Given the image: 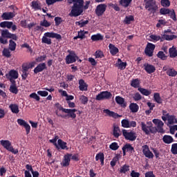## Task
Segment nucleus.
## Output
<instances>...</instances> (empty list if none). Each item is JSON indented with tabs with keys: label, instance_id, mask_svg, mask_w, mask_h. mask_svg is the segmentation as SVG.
Wrapping results in <instances>:
<instances>
[{
	"label": "nucleus",
	"instance_id": "nucleus-1",
	"mask_svg": "<svg viewBox=\"0 0 177 177\" xmlns=\"http://www.w3.org/2000/svg\"><path fill=\"white\" fill-rule=\"evenodd\" d=\"M152 122L156 125V127L151 126L149 128L146 127V123H145V122H140L142 131L145 133V135H150V133H157V132L159 133H165V131H164V129L162 128V127H164V122H162L161 120L153 119Z\"/></svg>",
	"mask_w": 177,
	"mask_h": 177
},
{
	"label": "nucleus",
	"instance_id": "nucleus-2",
	"mask_svg": "<svg viewBox=\"0 0 177 177\" xmlns=\"http://www.w3.org/2000/svg\"><path fill=\"white\" fill-rule=\"evenodd\" d=\"M50 38H55L56 39L60 40L62 39V35L53 32H45L41 38L42 44L52 45V39Z\"/></svg>",
	"mask_w": 177,
	"mask_h": 177
},
{
	"label": "nucleus",
	"instance_id": "nucleus-3",
	"mask_svg": "<svg viewBox=\"0 0 177 177\" xmlns=\"http://www.w3.org/2000/svg\"><path fill=\"white\" fill-rule=\"evenodd\" d=\"M144 2H145V9H147L148 12L154 14L158 10V6L155 0H144Z\"/></svg>",
	"mask_w": 177,
	"mask_h": 177
},
{
	"label": "nucleus",
	"instance_id": "nucleus-4",
	"mask_svg": "<svg viewBox=\"0 0 177 177\" xmlns=\"http://www.w3.org/2000/svg\"><path fill=\"white\" fill-rule=\"evenodd\" d=\"M0 145H1L6 150H8V151L12 153V154H17V153H19V149H15L13 146H12V142L8 140H1Z\"/></svg>",
	"mask_w": 177,
	"mask_h": 177
},
{
	"label": "nucleus",
	"instance_id": "nucleus-5",
	"mask_svg": "<svg viewBox=\"0 0 177 177\" xmlns=\"http://www.w3.org/2000/svg\"><path fill=\"white\" fill-rule=\"evenodd\" d=\"M122 136H124L126 140H129L130 142H135L136 140V132L134 131H130L123 129L122 130Z\"/></svg>",
	"mask_w": 177,
	"mask_h": 177
},
{
	"label": "nucleus",
	"instance_id": "nucleus-6",
	"mask_svg": "<svg viewBox=\"0 0 177 177\" xmlns=\"http://www.w3.org/2000/svg\"><path fill=\"white\" fill-rule=\"evenodd\" d=\"M68 53L69 54L65 58L66 64H72V63H75L77 60L80 59V57L77 56L75 51H68Z\"/></svg>",
	"mask_w": 177,
	"mask_h": 177
},
{
	"label": "nucleus",
	"instance_id": "nucleus-7",
	"mask_svg": "<svg viewBox=\"0 0 177 177\" xmlns=\"http://www.w3.org/2000/svg\"><path fill=\"white\" fill-rule=\"evenodd\" d=\"M113 97V94L108 91H102L96 95L95 100H110Z\"/></svg>",
	"mask_w": 177,
	"mask_h": 177
},
{
	"label": "nucleus",
	"instance_id": "nucleus-8",
	"mask_svg": "<svg viewBox=\"0 0 177 177\" xmlns=\"http://www.w3.org/2000/svg\"><path fill=\"white\" fill-rule=\"evenodd\" d=\"M64 113H66V115H62L57 111V117H61V118H67L68 117V118H73V120L77 118V114L72 112L70 109H66Z\"/></svg>",
	"mask_w": 177,
	"mask_h": 177
},
{
	"label": "nucleus",
	"instance_id": "nucleus-9",
	"mask_svg": "<svg viewBox=\"0 0 177 177\" xmlns=\"http://www.w3.org/2000/svg\"><path fill=\"white\" fill-rule=\"evenodd\" d=\"M106 9H107V5L104 3H101L97 6L95 13L96 16L100 17V16H103L104 15V12H106Z\"/></svg>",
	"mask_w": 177,
	"mask_h": 177
},
{
	"label": "nucleus",
	"instance_id": "nucleus-10",
	"mask_svg": "<svg viewBox=\"0 0 177 177\" xmlns=\"http://www.w3.org/2000/svg\"><path fill=\"white\" fill-rule=\"evenodd\" d=\"M154 49H156V45L153 43H147L145 50V53L149 57H152L153 53H154Z\"/></svg>",
	"mask_w": 177,
	"mask_h": 177
},
{
	"label": "nucleus",
	"instance_id": "nucleus-11",
	"mask_svg": "<svg viewBox=\"0 0 177 177\" xmlns=\"http://www.w3.org/2000/svg\"><path fill=\"white\" fill-rule=\"evenodd\" d=\"M142 151L145 157H146L147 158H154V154H153V152L150 151V148L149 147V145H142Z\"/></svg>",
	"mask_w": 177,
	"mask_h": 177
},
{
	"label": "nucleus",
	"instance_id": "nucleus-12",
	"mask_svg": "<svg viewBox=\"0 0 177 177\" xmlns=\"http://www.w3.org/2000/svg\"><path fill=\"white\" fill-rule=\"evenodd\" d=\"M122 128H136V121H129L128 119H123L121 121Z\"/></svg>",
	"mask_w": 177,
	"mask_h": 177
},
{
	"label": "nucleus",
	"instance_id": "nucleus-13",
	"mask_svg": "<svg viewBox=\"0 0 177 177\" xmlns=\"http://www.w3.org/2000/svg\"><path fill=\"white\" fill-rule=\"evenodd\" d=\"M17 122L20 125V127H24L26 131V134L28 135L31 131V126L23 119H17Z\"/></svg>",
	"mask_w": 177,
	"mask_h": 177
},
{
	"label": "nucleus",
	"instance_id": "nucleus-14",
	"mask_svg": "<svg viewBox=\"0 0 177 177\" xmlns=\"http://www.w3.org/2000/svg\"><path fill=\"white\" fill-rule=\"evenodd\" d=\"M122 150L123 151V156H127V153H135V148H133L129 143L124 145L122 148Z\"/></svg>",
	"mask_w": 177,
	"mask_h": 177
},
{
	"label": "nucleus",
	"instance_id": "nucleus-15",
	"mask_svg": "<svg viewBox=\"0 0 177 177\" xmlns=\"http://www.w3.org/2000/svg\"><path fill=\"white\" fill-rule=\"evenodd\" d=\"M48 68L46 67V64L45 62L39 64L37 67H35L33 70L34 74H38V73H42L44 70H46Z\"/></svg>",
	"mask_w": 177,
	"mask_h": 177
},
{
	"label": "nucleus",
	"instance_id": "nucleus-16",
	"mask_svg": "<svg viewBox=\"0 0 177 177\" xmlns=\"http://www.w3.org/2000/svg\"><path fill=\"white\" fill-rule=\"evenodd\" d=\"M15 16H16V12H3L1 15V19L3 20H12Z\"/></svg>",
	"mask_w": 177,
	"mask_h": 177
},
{
	"label": "nucleus",
	"instance_id": "nucleus-17",
	"mask_svg": "<svg viewBox=\"0 0 177 177\" xmlns=\"http://www.w3.org/2000/svg\"><path fill=\"white\" fill-rule=\"evenodd\" d=\"M144 67V70H145L147 74H153V73L156 72V66L151 64H145Z\"/></svg>",
	"mask_w": 177,
	"mask_h": 177
},
{
	"label": "nucleus",
	"instance_id": "nucleus-18",
	"mask_svg": "<svg viewBox=\"0 0 177 177\" xmlns=\"http://www.w3.org/2000/svg\"><path fill=\"white\" fill-rule=\"evenodd\" d=\"M71 153H67L64 156V160H62L63 167H68L70 165V162L71 161Z\"/></svg>",
	"mask_w": 177,
	"mask_h": 177
},
{
	"label": "nucleus",
	"instance_id": "nucleus-19",
	"mask_svg": "<svg viewBox=\"0 0 177 177\" xmlns=\"http://www.w3.org/2000/svg\"><path fill=\"white\" fill-rule=\"evenodd\" d=\"M177 36L175 35H162L161 42H164V41H173V39H176Z\"/></svg>",
	"mask_w": 177,
	"mask_h": 177
},
{
	"label": "nucleus",
	"instance_id": "nucleus-20",
	"mask_svg": "<svg viewBox=\"0 0 177 177\" xmlns=\"http://www.w3.org/2000/svg\"><path fill=\"white\" fill-rule=\"evenodd\" d=\"M121 135H122V131L121 132L120 127H118V126H113V136L114 138L118 139Z\"/></svg>",
	"mask_w": 177,
	"mask_h": 177
},
{
	"label": "nucleus",
	"instance_id": "nucleus-21",
	"mask_svg": "<svg viewBox=\"0 0 177 177\" xmlns=\"http://www.w3.org/2000/svg\"><path fill=\"white\" fill-rule=\"evenodd\" d=\"M109 52L112 56H115V55H117V53L120 52V50L118 49V48L114 46V44H109Z\"/></svg>",
	"mask_w": 177,
	"mask_h": 177
},
{
	"label": "nucleus",
	"instance_id": "nucleus-22",
	"mask_svg": "<svg viewBox=\"0 0 177 177\" xmlns=\"http://www.w3.org/2000/svg\"><path fill=\"white\" fill-rule=\"evenodd\" d=\"M79 89H80V91H82V92L88 91V85L85 82V80L81 79L79 81Z\"/></svg>",
	"mask_w": 177,
	"mask_h": 177
},
{
	"label": "nucleus",
	"instance_id": "nucleus-23",
	"mask_svg": "<svg viewBox=\"0 0 177 177\" xmlns=\"http://www.w3.org/2000/svg\"><path fill=\"white\" fill-rule=\"evenodd\" d=\"M115 100L118 104H120L122 107H125L127 106V103L125 102V99L122 97L118 95L115 97Z\"/></svg>",
	"mask_w": 177,
	"mask_h": 177
},
{
	"label": "nucleus",
	"instance_id": "nucleus-24",
	"mask_svg": "<svg viewBox=\"0 0 177 177\" xmlns=\"http://www.w3.org/2000/svg\"><path fill=\"white\" fill-rule=\"evenodd\" d=\"M6 77L8 78L10 77V78H13V80H17L19 78V72L15 70H11L10 71L9 74L6 75Z\"/></svg>",
	"mask_w": 177,
	"mask_h": 177
},
{
	"label": "nucleus",
	"instance_id": "nucleus-25",
	"mask_svg": "<svg viewBox=\"0 0 177 177\" xmlns=\"http://www.w3.org/2000/svg\"><path fill=\"white\" fill-rule=\"evenodd\" d=\"M104 113H105V114H107V115H109V117H113V118H118L121 117V115H118V113L114 111H111L109 109H104Z\"/></svg>",
	"mask_w": 177,
	"mask_h": 177
},
{
	"label": "nucleus",
	"instance_id": "nucleus-26",
	"mask_svg": "<svg viewBox=\"0 0 177 177\" xmlns=\"http://www.w3.org/2000/svg\"><path fill=\"white\" fill-rule=\"evenodd\" d=\"M169 57L171 59H174L175 57H177V49L176 47L173 46L171 48L169 49Z\"/></svg>",
	"mask_w": 177,
	"mask_h": 177
},
{
	"label": "nucleus",
	"instance_id": "nucleus-27",
	"mask_svg": "<svg viewBox=\"0 0 177 177\" xmlns=\"http://www.w3.org/2000/svg\"><path fill=\"white\" fill-rule=\"evenodd\" d=\"M9 109L13 113V114H19L20 110L19 109V105L17 104H11L9 106Z\"/></svg>",
	"mask_w": 177,
	"mask_h": 177
},
{
	"label": "nucleus",
	"instance_id": "nucleus-28",
	"mask_svg": "<svg viewBox=\"0 0 177 177\" xmlns=\"http://www.w3.org/2000/svg\"><path fill=\"white\" fill-rule=\"evenodd\" d=\"M131 3H132V0H120L119 1V5H120V6L124 8H127L129 6H130Z\"/></svg>",
	"mask_w": 177,
	"mask_h": 177
},
{
	"label": "nucleus",
	"instance_id": "nucleus-29",
	"mask_svg": "<svg viewBox=\"0 0 177 177\" xmlns=\"http://www.w3.org/2000/svg\"><path fill=\"white\" fill-rule=\"evenodd\" d=\"M130 85L133 88H139V86H140V79L139 78L133 79L131 81Z\"/></svg>",
	"mask_w": 177,
	"mask_h": 177
},
{
	"label": "nucleus",
	"instance_id": "nucleus-30",
	"mask_svg": "<svg viewBox=\"0 0 177 177\" xmlns=\"http://www.w3.org/2000/svg\"><path fill=\"white\" fill-rule=\"evenodd\" d=\"M162 140L166 145H171V143L174 142V138L171 136L165 135L162 138Z\"/></svg>",
	"mask_w": 177,
	"mask_h": 177
},
{
	"label": "nucleus",
	"instance_id": "nucleus-31",
	"mask_svg": "<svg viewBox=\"0 0 177 177\" xmlns=\"http://www.w3.org/2000/svg\"><path fill=\"white\" fill-rule=\"evenodd\" d=\"M57 143L59 149H62V150H68V147H67V142L63 141V140L59 139Z\"/></svg>",
	"mask_w": 177,
	"mask_h": 177
},
{
	"label": "nucleus",
	"instance_id": "nucleus-32",
	"mask_svg": "<svg viewBox=\"0 0 177 177\" xmlns=\"http://www.w3.org/2000/svg\"><path fill=\"white\" fill-rule=\"evenodd\" d=\"M116 64H118V67L120 70H125V68H127V62H123L120 58L118 59V63Z\"/></svg>",
	"mask_w": 177,
	"mask_h": 177
},
{
	"label": "nucleus",
	"instance_id": "nucleus-33",
	"mask_svg": "<svg viewBox=\"0 0 177 177\" xmlns=\"http://www.w3.org/2000/svg\"><path fill=\"white\" fill-rule=\"evenodd\" d=\"M55 113L56 115H57V113H60V112H59V111H62L63 113H64V111H65V110H66V109L64 108V107L62 106V104H60L59 102H56V103L55 104Z\"/></svg>",
	"mask_w": 177,
	"mask_h": 177
},
{
	"label": "nucleus",
	"instance_id": "nucleus-34",
	"mask_svg": "<svg viewBox=\"0 0 177 177\" xmlns=\"http://www.w3.org/2000/svg\"><path fill=\"white\" fill-rule=\"evenodd\" d=\"M129 109L131 113H138L139 111V105L136 103H131L129 105Z\"/></svg>",
	"mask_w": 177,
	"mask_h": 177
},
{
	"label": "nucleus",
	"instance_id": "nucleus-35",
	"mask_svg": "<svg viewBox=\"0 0 177 177\" xmlns=\"http://www.w3.org/2000/svg\"><path fill=\"white\" fill-rule=\"evenodd\" d=\"M153 99H154V101L158 104H161L162 103V99L160 95V93H155L153 94Z\"/></svg>",
	"mask_w": 177,
	"mask_h": 177
},
{
	"label": "nucleus",
	"instance_id": "nucleus-36",
	"mask_svg": "<svg viewBox=\"0 0 177 177\" xmlns=\"http://www.w3.org/2000/svg\"><path fill=\"white\" fill-rule=\"evenodd\" d=\"M32 8L35 9V10H41V3L38 1H32Z\"/></svg>",
	"mask_w": 177,
	"mask_h": 177
},
{
	"label": "nucleus",
	"instance_id": "nucleus-37",
	"mask_svg": "<svg viewBox=\"0 0 177 177\" xmlns=\"http://www.w3.org/2000/svg\"><path fill=\"white\" fill-rule=\"evenodd\" d=\"M91 39L93 41H103V35H102L100 33H97L96 35H93L91 36Z\"/></svg>",
	"mask_w": 177,
	"mask_h": 177
},
{
	"label": "nucleus",
	"instance_id": "nucleus-38",
	"mask_svg": "<svg viewBox=\"0 0 177 177\" xmlns=\"http://www.w3.org/2000/svg\"><path fill=\"white\" fill-rule=\"evenodd\" d=\"M167 75H169V77H176L177 76V71L174 68H169L166 71Z\"/></svg>",
	"mask_w": 177,
	"mask_h": 177
},
{
	"label": "nucleus",
	"instance_id": "nucleus-39",
	"mask_svg": "<svg viewBox=\"0 0 177 177\" xmlns=\"http://www.w3.org/2000/svg\"><path fill=\"white\" fill-rule=\"evenodd\" d=\"M138 91L144 96H149V95H151V91H149V90H147L146 88H138Z\"/></svg>",
	"mask_w": 177,
	"mask_h": 177
},
{
	"label": "nucleus",
	"instance_id": "nucleus-40",
	"mask_svg": "<svg viewBox=\"0 0 177 177\" xmlns=\"http://www.w3.org/2000/svg\"><path fill=\"white\" fill-rule=\"evenodd\" d=\"M131 21H135V18L133 15L126 16L124 19V24H131Z\"/></svg>",
	"mask_w": 177,
	"mask_h": 177
},
{
	"label": "nucleus",
	"instance_id": "nucleus-41",
	"mask_svg": "<svg viewBox=\"0 0 177 177\" xmlns=\"http://www.w3.org/2000/svg\"><path fill=\"white\" fill-rule=\"evenodd\" d=\"M167 120L170 125H172L176 122V118H175V115H169V114H167Z\"/></svg>",
	"mask_w": 177,
	"mask_h": 177
},
{
	"label": "nucleus",
	"instance_id": "nucleus-42",
	"mask_svg": "<svg viewBox=\"0 0 177 177\" xmlns=\"http://www.w3.org/2000/svg\"><path fill=\"white\" fill-rule=\"evenodd\" d=\"M157 57H158V59H160V60H167V59H168V56L165 55L164 51H159L157 54Z\"/></svg>",
	"mask_w": 177,
	"mask_h": 177
},
{
	"label": "nucleus",
	"instance_id": "nucleus-43",
	"mask_svg": "<svg viewBox=\"0 0 177 177\" xmlns=\"http://www.w3.org/2000/svg\"><path fill=\"white\" fill-rule=\"evenodd\" d=\"M129 171V165H124L122 167H120V174H127Z\"/></svg>",
	"mask_w": 177,
	"mask_h": 177
},
{
	"label": "nucleus",
	"instance_id": "nucleus-44",
	"mask_svg": "<svg viewBox=\"0 0 177 177\" xmlns=\"http://www.w3.org/2000/svg\"><path fill=\"white\" fill-rule=\"evenodd\" d=\"M46 60V55H40L36 57L35 61L37 63H42V62H45Z\"/></svg>",
	"mask_w": 177,
	"mask_h": 177
},
{
	"label": "nucleus",
	"instance_id": "nucleus-45",
	"mask_svg": "<svg viewBox=\"0 0 177 177\" xmlns=\"http://www.w3.org/2000/svg\"><path fill=\"white\" fill-rule=\"evenodd\" d=\"M149 37L151 38V39H152V41H153V42H157L158 41H160L161 42V39L162 38V36L160 37L156 35H151Z\"/></svg>",
	"mask_w": 177,
	"mask_h": 177
},
{
	"label": "nucleus",
	"instance_id": "nucleus-46",
	"mask_svg": "<svg viewBox=\"0 0 177 177\" xmlns=\"http://www.w3.org/2000/svg\"><path fill=\"white\" fill-rule=\"evenodd\" d=\"M10 92H11V93H15V95H17V93H19V89H17L16 85H10Z\"/></svg>",
	"mask_w": 177,
	"mask_h": 177
},
{
	"label": "nucleus",
	"instance_id": "nucleus-47",
	"mask_svg": "<svg viewBox=\"0 0 177 177\" xmlns=\"http://www.w3.org/2000/svg\"><path fill=\"white\" fill-rule=\"evenodd\" d=\"M10 44H9V49L10 50H16V42H15V41H12V39H10L9 41Z\"/></svg>",
	"mask_w": 177,
	"mask_h": 177
},
{
	"label": "nucleus",
	"instance_id": "nucleus-48",
	"mask_svg": "<svg viewBox=\"0 0 177 177\" xmlns=\"http://www.w3.org/2000/svg\"><path fill=\"white\" fill-rule=\"evenodd\" d=\"M80 101L81 102L82 104H88L89 100L88 99V97L85 95H81L80 97Z\"/></svg>",
	"mask_w": 177,
	"mask_h": 177
},
{
	"label": "nucleus",
	"instance_id": "nucleus-49",
	"mask_svg": "<svg viewBox=\"0 0 177 177\" xmlns=\"http://www.w3.org/2000/svg\"><path fill=\"white\" fill-rule=\"evenodd\" d=\"M109 149L113 151L118 150V149H120V146L118 142H114L109 145Z\"/></svg>",
	"mask_w": 177,
	"mask_h": 177
},
{
	"label": "nucleus",
	"instance_id": "nucleus-50",
	"mask_svg": "<svg viewBox=\"0 0 177 177\" xmlns=\"http://www.w3.org/2000/svg\"><path fill=\"white\" fill-rule=\"evenodd\" d=\"M160 4L163 8H169L171 6V1L169 0H161Z\"/></svg>",
	"mask_w": 177,
	"mask_h": 177
},
{
	"label": "nucleus",
	"instance_id": "nucleus-51",
	"mask_svg": "<svg viewBox=\"0 0 177 177\" xmlns=\"http://www.w3.org/2000/svg\"><path fill=\"white\" fill-rule=\"evenodd\" d=\"M29 97H30V99H35L36 102H39V100H41V97L36 93H32L29 95Z\"/></svg>",
	"mask_w": 177,
	"mask_h": 177
},
{
	"label": "nucleus",
	"instance_id": "nucleus-52",
	"mask_svg": "<svg viewBox=\"0 0 177 177\" xmlns=\"http://www.w3.org/2000/svg\"><path fill=\"white\" fill-rule=\"evenodd\" d=\"M169 16L170 17V19H172L174 21H176V14L175 13V10H170V12L169 13Z\"/></svg>",
	"mask_w": 177,
	"mask_h": 177
},
{
	"label": "nucleus",
	"instance_id": "nucleus-53",
	"mask_svg": "<svg viewBox=\"0 0 177 177\" xmlns=\"http://www.w3.org/2000/svg\"><path fill=\"white\" fill-rule=\"evenodd\" d=\"M1 36L3 37V38H9V37L10 36V32H9V30H8V29L3 30L1 32Z\"/></svg>",
	"mask_w": 177,
	"mask_h": 177
},
{
	"label": "nucleus",
	"instance_id": "nucleus-54",
	"mask_svg": "<svg viewBox=\"0 0 177 177\" xmlns=\"http://www.w3.org/2000/svg\"><path fill=\"white\" fill-rule=\"evenodd\" d=\"M3 56H5V57H11L12 55L10 54V51L8 48H3Z\"/></svg>",
	"mask_w": 177,
	"mask_h": 177
},
{
	"label": "nucleus",
	"instance_id": "nucleus-55",
	"mask_svg": "<svg viewBox=\"0 0 177 177\" xmlns=\"http://www.w3.org/2000/svg\"><path fill=\"white\" fill-rule=\"evenodd\" d=\"M40 26H41V27H50V22L44 19L40 22Z\"/></svg>",
	"mask_w": 177,
	"mask_h": 177
},
{
	"label": "nucleus",
	"instance_id": "nucleus-56",
	"mask_svg": "<svg viewBox=\"0 0 177 177\" xmlns=\"http://www.w3.org/2000/svg\"><path fill=\"white\" fill-rule=\"evenodd\" d=\"M95 160L96 161H100L102 160H104V153L100 152L98 153H97L96 156H95Z\"/></svg>",
	"mask_w": 177,
	"mask_h": 177
},
{
	"label": "nucleus",
	"instance_id": "nucleus-57",
	"mask_svg": "<svg viewBox=\"0 0 177 177\" xmlns=\"http://www.w3.org/2000/svg\"><path fill=\"white\" fill-rule=\"evenodd\" d=\"M95 57L96 59H102V57H104V54L102 50H97L95 52Z\"/></svg>",
	"mask_w": 177,
	"mask_h": 177
},
{
	"label": "nucleus",
	"instance_id": "nucleus-58",
	"mask_svg": "<svg viewBox=\"0 0 177 177\" xmlns=\"http://www.w3.org/2000/svg\"><path fill=\"white\" fill-rule=\"evenodd\" d=\"M171 152L172 153V154H177V143H174L171 145Z\"/></svg>",
	"mask_w": 177,
	"mask_h": 177
},
{
	"label": "nucleus",
	"instance_id": "nucleus-59",
	"mask_svg": "<svg viewBox=\"0 0 177 177\" xmlns=\"http://www.w3.org/2000/svg\"><path fill=\"white\" fill-rule=\"evenodd\" d=\"M160 15H169V13H171V10L168 9V8H161L160 10Z\"/></svg>",
	"mask_w": 177,
	"mask_h": 177
},
{
	"label": "nucleus",
	"instance_id": "nucleus-60",
	"mask_svg": "<svg viewBox=\"0 0 177 177\" xmlns=\"http://www.w3.org/2000/svg\"><path fill=\"white\" fill-rule=\"evenodd\" d=\"M133 100H135V102L142 100V95L139 93H136L134 94V96L133 97Z\"/></svg>",
	"mask_w": 177,
	"mask_h": 177
},
{
	"label": "nucleus",
	"instance_id": "nucleus-61",
	"mask_svg": "<svg viewBox=\"0 0 177 177\" xmlns=\"http://www.w3.org/2000/svg\"><path fill=\"white\" fill-rule=\"evenodd\" d=\"M37 94L39 95V96H41L42 97H46L48 95H49V93L46 91H38Z\"/></svg>",
	"mask_w": 177,
	"mask_h": 177
},
{
	"label": "nucleus",
	"instance_id": "nucleus-62",
	"mask_svg": "<svg viewBox=\"0 0 177 177\" xmlns=\"http://www.w3.org/2000/svg\"><path fill=\"white\" fill-rule=\"evenodd\" d=\"M88 23H89V21L86 20L83 21H77L76 24H78V26H80V28H82V27H85V26H86Z\"/></svg>",
	"mask_w": 177,
	"mask_h": 177
},
{
	"label": "nucleus",
	"instance_id": "nucleus-63",
	"mask_svg": "<svg viewBox=\"0 0 177 177\" xmlns=\"http://www.w3.org/2000/svg\"><path fill=\"white\" fill-rule=\"evenodd\" d=\"M55 26H59L63 22V19L60 17H56L55 18Z\"/></svg>",
	"mask_w": 177,
	"mask_h": 177
},
{
	"label": "nucleus",
	"instance_id": "nucleus-64",
	"mask_svg": "<svg viewBox=\"0 0 177 177\" xmlns=\"http://www.w3.org/2000/svg\"><path fill=\"white\" fill-rule=\"evenodd\" d=\"M145 177H156L153 171H147L145 173Z\"/></svg>",
	"mask_w": 177,
	"mask_h": 177
}]
</instances>
